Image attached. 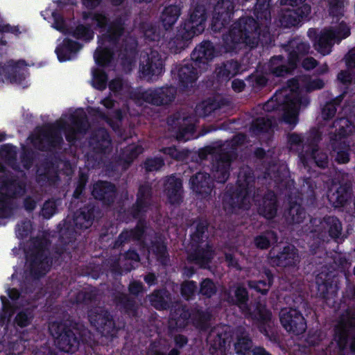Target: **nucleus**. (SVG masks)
Returning <instances> with one entry per match:
<instances>
[{
	"instance_id": "f257e3e1",
	"label": "nucleus",
	"mask_w": 355,
	"mask_h": 355,
	"mask_svg": "<svg viewBox=\"0 0 355 355\" xmlns=\"http://www.w3.org/2000/svg\"><path fill=\"white\" fill-rule=\"evenodd\" d=\"M216 56V51L213 44L209 42H204L197 46L193 50L191 58L193 64H186L178 70V76L180 83L184 87H189L196 81L198 77L196 67L206 68L209 62L211 61Z\"/></svg>"
},
{
	"instance_id": "f03ea898",
	"label": "nucleus",
	"mask_w": 355,
	"mask_h": 355,
	"mask_svg": "<svg viewBox=\"0 0 355 355\" xmlns=\"http://www.w3.org/2000/svg\"><path fill=\"white\" fill-rule=\"evenodd\" d=\"M87 127L85 113L83 111H78L74 116L69 119V121L60 119L56 125L51 128L45 139L51 146H55L62 140L60 135L61 132H64L67 139L69 141H72L76 139V135L78 132H84Z\"/></svg>"
},
{
	"instance_id": "7ed1b4c3",
	"label": "nucleus",
	"mask_w": 355,
	"mask_h": 355,
	"mask_svg": "<svg viewBox=\"0 0 355 355\" xmlns=\"http://www.w3.org/2000/svg\"><path fill=\"white\" fill-rule=\"evenodd\" d=\"M298 94L289 89H284L277 92L274 96L263 105L266 112L279 110L282 112V119L286 123L295 125L297 122L298 107L293 103Z\"/></svg>"
},
{
	"instance_id": "20e7f679",
	"label": "nucleus",
	"mask_w": 355,
	"mask_h": 355,
	"mask_svg": "<svg viewBox=\"0 0 355 355\" xmlns=\"http://www.w3.org/2000/svg\"><path fill=\"white\" fill-rule=\"evenodd\" d=\"M350 35V29L342 21L335 27L325 28L322 31L313 43L315 49L322 55H327L331 51L335 43L340 42L341 40Z\"/></svg>"
},
{
	"instance_id": "39448f33",
	"label": "nucleus",
	"mask_w": 355,
	"mask_h": 355,
	"mask_svg": "<svg viewBox=\"0 0 355 355\" xmlns=\"http://www.w3.org/2000/svg\"><path fill=\"white\" fill-rule=\"evenodd\" d=\"M49 331L55 338L58 347L64 352L73 353L79 346V338L76 336L77 330L68 329L59 322H51Z\"/></svg>"
},
{
	"instance_id": "423d86ee",
	"label": "nucleus",
	"mask_w": 355,
	"mask_h": 355,
	"mask_svg": "<svg viewBox=\"0 0 355 355\" xmlns=\"http://www.w3.org/2000/svg\"><path fill=\"white\" fill-rule=\"evenodd\" d=\"M355 309H351L345 311L340 318L335 329V340L339 347L345 348L347 343V338L351 337L349 347L355 351Z\"/></svg>"
},
{
	"instance_id": "0eeeda50",
	"label": "nucleus",
	"mask_w": 355,
	"mask_h": 355,
	"mask_svg": "<svg viewBox=\"0 0 355 355\" xmlns=\"http://www.w3.org/2000/svg\"><path fill=\"white\" fill-rule=\"evenodd\" d=\"M123 23L121 19L113 22L110 26L107 35H103L101 44L94 53V58L98 64L103 65L110 62L112 53L109 48L121 35L123 31Z\"/></svg>"
},
{
	"instance_id": "6e6552de",
	"label": "nucleus",
	"mask_w": 355,
	"mask_h": 355,
	"mask_svg": "<svg viewBox=\"0 0 355 355\" xmlns=\"http://www.w3.org/2000/svg\"><path fill=\"white\" fill-rule=\"evenodd\" d=\"M175 94L173 87H162L155 89H139L134 92L132 98L137 103L142 104L144 102L159 105L171 102Z\"/></svg>"
},
{
	"instance_id": "1a4fd4ad",
	"label": "nucleus",
	"mask_w": 355,
	"mask_h": 355,
	"mask_svg": "<svg viewBox=\"0 0 355 355\" xmlns=\"http://www.w3.org/2000/svg\"><path fill=\"white\" fill-rule=\"evenodd\" d=\"M206 17L203 6L196 7L191 13L189 19L180 27L178 39L189 40L195 35H199L205 30Z\"/></svg>"
},
{
	"instance_id": "9d476101",
	"label": "nucleus",
	"mask_w": 355,
	"mask_h": 355,
	"mask_svg": "<svg viewBox=\"0 0 355 355\" xmlns=\"http://www.w3.org/2000/svg\"><path fill=\"white\" fill-rule=\"evenodd\" d=\"M164 70V62L157 51H150L140 55L139 73L141 78L151 80Z\"/></svg>"
},
{
	"instance_id": "9b49d317",
	"label": "nucleus",
	"mask_w": 355,
	"mask_h": 355,
	"mask_svg": "<svg viewBox=\"0 0 355 355\" xmlns=\"http://www.w3.org/2000/svg\"><path fill=\"white\" fill-rule=\"evenodd\" d=\"M204 227L198 230L191 236V245L195 248V252L191 253L189 258L195 261L201 267L205 268L210 259L212 258V251L207 243L203 244Z\"/></svg>"
},
{
	"instance_id": "f8f14e48",
	"label": "nucleus",
	"mask_w": 355,
	"mask_h": 355,
	"mask_svg": "<svg viewBox=\"0 0 355 355\" xmlns=\"http://www.w3.org/2000/svg\"><path fill=\"white\" fill-rule=\"evenodd\" d=\"M279 318L282 326L288 332L300 334L306 329V322L304 317L295 309H282L280 311Z\"/></svg>"
},
{
	"instance_id": "ddd939ff",
	"label": "nucleus",
	"mask_w": 355,
	"mask_h": 355,
	"mask_svg": "<svg viewBox=\"0 0 355 355\" xmlns=\"http://www.w3.org/2000/svg\"><path fill=\"white\" fill-rule=\"evenodd\" d=\"M24 193V186L16 181L0 186V218L8 217L11 214L10 202L8 199L6 198V196L17 197L23 195Z\"/></svg>"
},
{
	"instance_id": "4468645a",
	"label": "nucleus",
	"mask_w": 355,
	"mask_h": 355,
	"mask_svg": "<svg viewBox=\"0 0 355 355\" xmlns=\"http://www.w3.org/2000/svg\"><path fill=\"white\" fill-rule=\"evenodd\" d=\"M234 10L232 0H220L214 7L211 21V28L214 31H220L231 18Z\"/></svg>"
},
{
	"instance_id": "2eb2a0df",
	"label": "nucleus",
	"mask_w": 355,
	"mask_h": 355,
	"mask_svg": "<svg viewBox=\"0 0 355 355\" xmlns=\"http://www.w3.org/2000/svg\"><path fill=\"white\" fill-rule=\"evenodd\" d=\"M24 60H9L3 66H0V81H8L11 83H19L24 78L26 67Z\"/></svg>"
},
{
	"instance_id": "dca6fc26",
	"label": "nucleus",
	"mask_w": 355,
	"mask_h": 355,
	"mask_svg": "<svg viewBox=\"0 0 355 355\" xmlns=\"http://www.w3.org/2000/svg\"><path fill=\"white\" fill-rule=\"evenodd\" d=\"M88 317L91 324L103 334L110 333L114 328V323L108 313L101 307L91 310Z\"/></svg>"
},
{
	"instance_id": "f3484780",
	"label": "nucleus",
	"mask_w": 355,
	"mask_h": 355,
	"mask_svg": "<svg viewBox=\"0 0 355 355\" xmlns=\"http://www.w3.org/2000/svg\"><path fill=\"white\" fill-rule=\"evenodd\" d=\"M88 317L91 324L103 334L110 333L114 328V323L108 313L101 307L91 310Z\"/></svg>"
},
{
	"instance_id": "a211bd4d",
	"label": "nucleus",
	"mask_w": 355,
	"mask_h": 355,
	"mask_svg": "<svg viewBox=\"0 0 355 355\" xmlns=\"http://www.w3.org/2000/svg\"><path fill=\"white\" fill-rule=\"evenodd\" d=\"M88 317L91 324L103 334L110 333L114 328V323L108 313L101 307L91 310Z\"/></svg>"
},
{
	"instance_id": "6ab92c4d",
	"label": "nucleus",
	"mask_w": 355,
	"mask_h": 355,
	"mask_svg": "<svg viewBox=\"0 0 355 355\" xmlns=\"http://www.w3.org/2000/svg\"><path fill=\"white\" fill-rule=\"evenodd\" d=\"M88 317L91 324L103 334L110 333L114 328V323L108 313L101 307L91 310Z\"/></svg>"
},
{
	"instance_id": "aec40b11",
	"label": "nucleus",
	"mask_w": 355,
	"mask_h": 355,
	"mask_svg": "<svg viewBox=\"0 0 355 355\" xmlns=\"http://www.w3.org/2000/svg\"><path fill=\"white\" fill-rule=\"evenodd\" d=\"M311 223L313 226L312 232L321 233L328 231L329 235L333 238H338L341 234V223L337 218L329 216L324 218L322 220H311Z\"/></svg>"
},
{
	"instance_id": "412c9836",
	"label": "nucleus",
	"mask_w": 355,
	"mask_h": 355,
	"mask_svg": "<svg viewBox=\"0 0 355 355\" xmlns=\"http://www.w3.org/2000/svg\"><path fill=\"white\" fill-rule=\"evenodd\" d=\"M311 12V7L308 4L285 10L282 15L281 22L286 26H296L301 19L308 17Z\"/></svg>"
},
{
	"instance_id": "4be33fe9",
	"label": "nucleus",
	"mask_w": 355,
	"mask_h": 355,
	"mask_svg": "<svg viewBox=\"0 0 355 355\" xmlns=\"http://www.w3.org/2000/svg\"><path fill=\"white\" fill-rule=\"evenodd\" d=\"M234 150L223 152L216 162L214 178L218 182H225L228 178L231 160L234 157Z\"/></svg>"
},
{
	"instance_id": "5701e85b",
	"label": "nucleus",
	"mask_w": 355,
	"mask_h": 355,
	"mask_svg": "<svg viewBox=\"0 0 355 355\" xmlns=\"http://www.w3.org/2000/svg\"><path fill=\"white\" fill-rule=\"evenodd\" d=\"M250 202V196L248 191H241L235 198L225 194L223 197V207L227 211H234L236 209H248Z\"/></svg>"
},
{
	"instance_id": "b1692460",
	"label": "nucleus",
	"mask_w": 355,
	"mask_h": 355,
	"mask_svg": "<svg viewBox=\"0 0 355 355\" xmlns=\"http://www.w3.org/2000/svg\"><path fill=\"white\" fill-rule=\"evenodd\" d=\"M327 195L329 202L335 207L343 206L348 198L347 187L336 182L331 183Z\"/></svg>"
},
{
	"instance_id": "393cba45",
	"label": "nucleus",
	"mask_w": 355,
	"mask_h": 355,
	"mask_svg": "<svg viewBox=\"0 0 355 355\" xmlns=\"http://www.w3.org/2000/svg\"><path fill=\"white\" fill-rule=\"evenodd\" d=\"M190 182L193 191L204 197L209 195L211 192V180L209 174L206 173H197L191 178Z\"/></svg>"
},
{
	"instance_id": "a878e982",
	"label": "nucleus",
	"mask_w": 355,
	"mask_h": 355,
	"mask_svg": "<svg viewBox=\"0 0 355 355\" xmlns=\"http://www.w3.org/2000/svg\"><path fill=\"white\" fill-rule=\"evenodd\" d=\"M310 46L309 44L302 41L300 39L291 40L287 47L288 56L291 58V67H296L300 56L309 53Z\"/></svg>"
},
{
	"instance_id": "bb28decb",
	"label": "nucleus",
	"mask_w": 355,
	"mask_h": 355,
	"mask_svg": "<svg viewBox=\"0 0 355 355\" xmlns=\"http://www.w3.org/2000/svg\"><path fill=\"white\" fill-rule=\"evenodd\" d=\"M50 268L49 260L44 250H39L34 257L31 258V272L35 277L45 275Z\"/></svg>"
},
{
	"instance_id": "cd10ccee",
	"label": "nucleus",
	"mask_w": 355,
	"mask_h": 355,
	"mask_svg": "<svg viewBox=\"0 0 355 355\" xmlns=\"http://www.w3.org/2000/svg\"><path fill=\"white\" fill-rule=\"evenodd\" d=\"M277 199L273 192L267 193L259 204L258 211L267 219L273 218L277 214Z\"/></svg>"
},
{
	"instance_id": "c85d7f7f",
	"label": "nucleus",
	"mask_w": 355,
	"mask_h": 355,
	"mask_svg": "<svg viewBox=\"0 0 355 355\" xmlns=\"http://www.w3.org/2000/svg\"><path fill=\"white\" fill-rule=\"evenodd\" d=\"M182 182L174 176L169 177L165 184V192L171 204H178L182 198Z\"/></svg>"
},
{
	"instance_id": "c756f323",
	"label": "nucleus",
	"mask_w": 355,
	"mask_h": 355,
	"mask_svg": "<svg viewBox=\"0 0 355 355\" xmlns=\"http://www.w3.org/2000/svg\"><path fill=\"white\" fill-rule=\"evenodd\" d=\"M114 187L107 182H100L94 184L92 191L93 196L99 200L110 202L114 196Z\"/></svg>"
},
{
	"instance_id": "7c9ffc66",
	"label": "nucleus",
	"mask_w": 355,
	"mask_h": 355,
	"mask_svg": "<svg viewBox=\"0 0 355 355\" xmlns=\"http://www.w3.org/2000/svg\"><path fill=\"white\" fill-rule=\"evenodd\" d=\"M189 121V119H177V121L175 122L173 119L170 118L168 120V123L169 125L173 127L174 125H186V127H182L176 134V138L178 140L187 141L190 139L192 137L193 132L194 131V125L193 123H187L186 122ZM191 120H189L190 121Z\"/></svg>"
},
{
	"instance_id": "2f4dec72",
	"label": "nucleus",
	"mask_w": 355,
	"mask_h": 355,
	"mask_svg": "<svg viewBox=\"0 0 355 355\" xmlns=\"http://www.w3.org/2000/svg\"><path fill=\"white\" fill-rule=\"evenodd\" d=\"M180 15V8L178 6H169L163 10L161 21L166 30L171 28Z\"/></svg>"
},
{
	"instance_id": "473e14b6",
	"label": "nucleus",
	"mask_w": 355,
	"mask_h": 355,
	"mask_svg": "<svg viewBox=\"0 0 355 355\" xmlns=\"http://www.w3.org/2000/svg\"><path fill=\"white\" fill-rule=\"evenodd\" d=\"M214 332L209 338L210 347L209 352L212 355H225L227 348V343L226 335L223 336L219 332L217 333L216 336L211 339Z\"/></svg>"
},
{
	"instance_id": "72a5a7b5",
	"label": "nucleus",
	"mask_w": 355,
	"mask_h": 355,
	"mask_svg": "<svg viewBox=\"0 0 355 355\" xmlns=\"http://www.w3.org/2000/svg\"><path fill=\"white\" fill-rule=\"evenodd\" d=\"M279 264L283 267L295 265L300 261L297 250L293 246L284 248L278 256Z\"/></svg>"
},
{
	"instance_id": "f704fd0d",
	"label": "nucleus",
	"mask_w": 355,
	"mask_h": 355,
	"mask_svg": "<svg viewBox=\"0 0 355 355\" xmlns=\"http://www.w3.org/2000/svg\"><path fill=\"white\" fill-rule=\"evenodd\" d=\"M239 70V65L237 62L230 61L216 69L217 76L225 80H228L236 75Z\"/></svg>"
},
{
	"instance_id": "c9c22d12",
	"label": "nucleus",
	"mask_w": 355,
	"mask_h": 355,
	"mask_svg": "<svg viewBox=\"0 0 355 355\" xmlns=\"http://www.w3.org/2000/svg\"><path fill=\"white\" fill-rule=\"evenodd\" d=\"M306 212L301 206L295 203L291 206L286 216V220L291 224H300L306 218Z\"/></svg>"
},
{
	"instance_id": "e433bc0d",
	"label": "nucleus",
	"mask_w": 355,
	"mask_h": 355,
	"mask_svg": "<svg viewBox=\"0 0 355 355\" xmlns=\"http://www.w3.org/2000/svg\"><path fill=\"white\" fill-rule=\"evenodd\" d=\"M252 346V341L248 338L245 332L237 334V339L234 344L236 354L244 355L251 349Z\"/></svg>"
},
{
	"instance_id": "4c0bfd02",
	"label": "nucleus",
	"mask_w": 355,
	"mask_h": 355,
	"mask_svg": "<svg viewBox=\"0 0 355 355\" xmlns=\"http://www.w3.org/2000/svg\"><path fill=\"white\" fill-rule=\"evenodd\" d=\"M334 150L336 153V160L340 164H345L349 161L348 147L345 141H339V143L334 139L332 141Z\"/></svg>"
},
{
	"instance_id": "58836bf2",
	"label": "nucleus",
	"mask_w": 355,
	"mask_h": 355,
	"mask_svg": "<svg viewBox=\"0 0 355 355\" xmlns=\"http://www.w3.org/2000/svg\"><path fill=\"white\" fill-rule=\"evenodd\" d=\"M276 241L277 237L273 232H266L263 234L254 238V245L260 249H266L271 243Z\"/></svg>"
},
{
	"instance_id": "ea45409f",
	"label": "nucleus",
	"mask_w": 355,
	"mask_h": 355,
	"mask_svg": "<svg viewBox=\"0 0 355 355\" xmlns=\"http://www.w3.org/2000/svg\"><path fill=\"white\" fill-rule=\"evenodd\" d=\"M266 276L267 277V281H258V282H252L250 281L248 282V286L251 288H254L257 292H259L262 294H266L271 284L272 281V275L269 271L265 272Z\"/></svg>"
},
{
	"instance_id": "a19ab883",
	"label": "nucleus",
	"mask_w": 355,
	"mask_h": 355,
	"mask_svg": "<svg viewBox=\"0 0 355 355\" xmlns=\"http://www.w3.org/2000/svg\"><path fill=\"white\" fill-rule=\"evenodd\" d=\"M75 225L78 229H87L92 224V213L88 211L86 214L85 211L77 213L74 218Z\"/></svg>"
},
{
	"instance_id": "79ce46f5",
	"label": "nucleus",
	"mask_w": 355,
	"mask_h": 355,
	"mask_svg": "<svg viewBox=\"0 0 355 355\" xmlns=\"http://www.w3.org/2000/svg\"><path fill=\"white\" fill-rule=\"evenodd\" d=\"M307 157L313 159L316 165L320 168H325L328 164L327 155L315 147L313 148L311 153L307 154Z\"/></svg>"
},
{
	"instance_id": "37998d69",
	"label": "nucleus",
	"mask_w": 355,
	"mask_h": 355,
	"mask_svg": "<svg viewBox=\"0 0 355 355\" xmlns=\"http://www.w3.org/2000/svg\"><path fill=\"white\" fill-rule=\"evenodd\" d=\"M96 137L95 142L97 148L105 150L109 147L110 144V136L105 129L98 130Z\"/></svg>"
},
{
	"instance_id": "c03bdc74",
	"label": "nucleus",
	"mask_w": 355,
	"mask_h": 355,
	"mask_svg": "<svg viewBox=\"0 0 355 355\" xmlns=\"http://www.w3.org/2000/svg\"><path fill=\"white\" fill-rule=\"evenodd\" d=\"M334 125L339 127V135L340 137L347 136L353 132L354 127L352 125L349 121L347 119H340L335 121Z\"/></svg>"
},
{
	"instance_id": "a18cd8bd",
	"label": "nucleus",
	"mask_w": 355,
	"mask_h": 355,
	"mask_svg": "<svg viewBox=\"0 0 355 355\" xmlns=\"http://www.w3.org/2000/svg\"><path fill=\"white\" fill-rule=\"evenodd\" d=\"M281 62V55L275 56L271 58L269 63V69L270 72L276 76H284L288 74V69H279Z\"/></svg>"
},
{
	"instance_id": "49530a36",
	"label": "nucleus",
	"mask_w": 355,
	"mask_h": 355,
	"mask_svg": "<svg viewBox=\"0 0 355 355\" xmlns=\"http://www.w3.org/2000/svg\"><path fill=\"white\" fill-rule=\"evenodd\" d=\"M107 76L100 69L93 71V85L98 89L103 90L106 87Z\"/></svg>"
},
{
	"instance_id": "de8ad7c7",
	"label": "nucleus",
	"mask_w": 355,
	"mask_h": 355,
	"mask_svg": "<svg viewBox=\"0 0 355 355\" xmlns=\"http://www.w3.org/2000/svg\"><path fill=\"white\" fill-rule=\"evenodd\" d=\"M272 125V121L270 119L259 118L257 119L252 125V130L254 133L262 131H266Z\"/></svg>"
},
{
	"instance_id": "09e8293b",
	"label": "nucleus",
	"mask_w": 355,
	"mask_h": 355,
	"mask_svg": "<svg viewBox=\"0 0 355 355\" xmlns=\"http://www.w3.org/2000/svg\"><path fill=\"white\" fill-rule=\"evenodd\" d=\"M164 294L162 291H157L149 296L152 305L157 309H164L168 307L167 302L164 299Z\"/></svg>"
},
{
	"instance_id": "8fccbe9b",
	"label": "nucleus",
	"mask_w": 355,
	"mask_h": 355,
	"mask_svg": "<svg viewBox=\"0 0 355 355\" xmlns=\"http://www.w3.org/2000/svg\"><path fill=\"white\" fill-rule=\"evenodd\" d=\"M249 314L252 316V318L261 320L263 322H266L270 320L271 314L265 308L264 305L259 304L256 307V311L254 313H249Z\"/></svg>"
},
{
	"instance_id": "3c124183",
	"label": "nucleus",
	"mask_w": 355,
	"mask_h": 355,
	"mask_svg": "<svg viewBox=\"0 0 355 355\" xmlns=\"http://www.w3.org/2000/svg\"><path fill=\"white\" fill-rule=\"evenodd\" d=\"M84 19L86 20H91L92 25L95 24L97 27L103 28L107 24V18L105 15L101 13L94 14H84Z\"/></svg>"
},
{
	"instance_id": "603ef678",
	"label": "nucleus",
	"mask_w": 355,
	"mask_h": 355,
	"mask_svg": "<svg viewBox=\"0 0 355 355\" xmlns=\"http://www.w3.org/2000/svg\"><path fill=\"white\" fill-rule=\"evenodd\" d=\"M149 195V188L148 186L141 187L138 193L137 201V207L138 211H141L144 206L147 204L146 199Z\"/></svg>"
},
{
	"instance_id": "864d4df0",
	"label": "nucleus",
	"mask_w": 355,
	"mask_h": 355,
	"mask_svg": "<svg viewBox=\"0 0 355 355\" xmlns=\"http://www.w3.org/2000/svg\"><path fill=\"white\" fill-rule=\"evenodd\" d=\"M216 286L213 282L209 279H205L201 283L200 293L207 297H211L216 293Z\"/></svg>"
},
{
	"instance_id": "5fc2aeb1",
	"label": "nucleus",
	"mask_w": 355,
	"mask_h": 355,
	"mask_svg": "<svg viewBox=\"0 0 355 355\" xmlns=\"http://www.w3.org/2000/svg\"><path fill=\"white\" fill-rule=\"evenodd\" d=\"M93 31L85 26L80 25L78 26L75 32V36L78 39H82L84 40H89L93 37Z\"/></svg>"
},
{
	"instance_id": "6e6d98bb",
	"label": "nucleus",
	"mask_w": 355,
	"mask_h": 355,
	"mask_svg": "<svg viewBox=\"0 0 355 355\" xmlns=\"http://www.w3.org/2000/svg\"><path fill=\"white\" fill-rule=\"evenodd\" d=\"M216 109V105L209 101H205L196 107V112L199 116H205L211 114Z\"/></svg>"
},
{
	"instance_id": "4d7b16f0",
	"label": "nucleus",
	"mask_w": 355,
	"mask_h": 355,
	"mask_svg": "<svg viewBox=\"0 0 355 355\" xmlns=\"http://www.w3.org/2000/svg\"><path fill=\"white\" fill-rule=\"evenodd\" d=\"M287 89H291L292 92L298 94V96H297L295 99H294L293 101V103H295V105L298 107L297 112L301 108L306 107L308 105V104L309 103V100L307 98V96H303L302 94V92L300 90H295L290 87H288ZM297 89H299V87H297Z\"/></svg>"
},
{
	"instance_id": "13d9d810",
	"label": "nucleus",
	"mask_w": 355,
	"mask_h": 355,
	"mask_svg": "<svg viewBox=\"0 0 355 355\" xmlns=\"http://www.w3.org/2000/svg\"><path fill=\"white\" fill-rule=\"evenodd\" d=\"M56 206L57 205L55 201H46L42 207V215L46 218H49L55 214Z\"/></svg>"
},
{
	"instance_id": "bf43d9fd",
	"label": "nucleus",
	"mask_w": 355,
	"mask_h": 355,
	"mask_svg": "<svg viewBox=\"0 0 355 355\" xmlns=\"http://www.w3.org/2000/svg\"><path fill=\"white\" fill-rule=\"evenodd\" d=\"M32 317L30 311H21L16 316L15 321L19 326L26 327L30 323Z\"/></svg>"
},
{
	"instance_id": "052dcab7",
	"label": "nucleus",
	"mask_w": 355,
	"mask_h": 355,
	"mask_svg": "<svg viewBox=\"0 0 355 355\" xmlns=\"http://www.w3.org/2000/svg\"><path fill=\"white\" fill-rule=\"evenodd\" d=\"M164 165V162L159 158L148 159L145 162V168L148 171H157Z\"/></svg>"
},
{
	"instance_id": "680f3d73",
	"label": "nucleus",
	"mask_w": 355,
	"mask_h": 355,
	"mask_svg": "<svg viewBox=\"0 0 355 355\" xmlns=\"http://www.w3.org/2000/svg\"><path fill=\"white\" fill-rule=\"evenodd\" d=\"M196 289V285L193 282H186L182 285V295L186 299H189L194 293Z\"/></svg>"
},
{
	"instance_id": "e2e57ef3",
	"label": "nucleus",
	"mask_w": 355,
	"mask_h": 355,
	"mask_svg": "<svg viewBox=\"0 0 355 355\" xmlns=\"http://www.w3.org/2000/svg\"><path fill=\"white\" fill-rule=\"evenodd\" d=\"M235 296L236 302L241 306L248 300V292L246 289L242 286H239L235 291Z\"/></svg>"
},
{
	"instance_id": "0e129e2a",
	"label": "nucleus",
	"mask_w": 355,
	"mask_h": 355,
	"mask_svg": "<svg viewBox=\"0 0 355 355\" xmlns=\"http://www.w3.org/2000/svg\"><path fill=\"white\" fill-rule=\"evenodd\" d=\"M344 12V6L342 2H338L333 4L332 2L330 3L329 13L333 17H338L342 16Z\"/></svg>"
},
{
	"instance_id": "69168bd1",
	"label": "nucleus",
	"mask_w": 355,
	"mask_h": 355,
	"mask_svg": "<svg viewBox=\"0 0 355 355\" xmlns=\"http://www.w3.org/2000/svg\"><path fill=\"white\" fill-rule=\"evenodd\" d=\"M336 112V108L334 104H327L322 111V116L324 119L327 120L332 118Z\"/></svg>"
},
{
	"instance_id": "338daca9",
	"label": "nucleus",
	"mask_w": 355,
	"mask_h": 355,
	"mask_svg": "<svg viewBox=\"0 0 355 355\" xmlns=\"http://www.w3.org/2000/svg\"><path fill=\"white\" fill-rule=\"evenodd\" d=\"M338 79L343 83H355V74L352 75L347 71H343L338 73Z\"/></svg>"
},
{
	"instance_id": "774afa93",
	"label": "nucleus",
	"mask_w": 355,
	"mask_h": 355,
	"mask_svg": "<svg viewBox=\"0 0 355 355\" xmlns=\"http://www.w3.org/2000/svg\"><path fill=\"white\" fill-rule=\"evenodd\" d=\"M345 61L349 69L355 68V47L345 56Z\"/></svg>"
}]
</instances>
